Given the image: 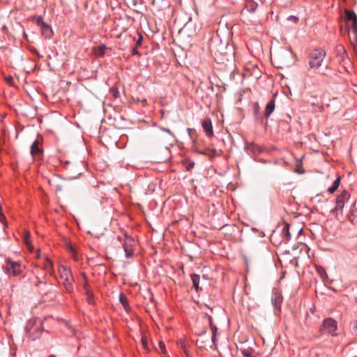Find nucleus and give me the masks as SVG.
<instances>
[{"mask_svg": "<svg viewBox=\"0 0 357 357\" xmlns=\"http://www.w3.org/2000/svg\"><path fill=\"white\" fill-rule=\"evenodd\" d=\"M326 56V52L321 48H317L312 51L307 56L310 69L314 71L318 70L321 66Z\"/></svg>", "mask_w": 357, "mask_h": 357, "instance_id": "f257e3e1", "label": "nucleus"}, {"mask_svg": "<svg viewBox=\"0 0 357 357\" xmlns=\"http://www.w3.org/2000/svg\"><path fill=\"white\" fill-rule=\"evenodd\" d=\"M58 271L61 279L63 280L62 283L66 289V291L68 293H72L74 290V278L73 276L71 270L66 268L65 266L60 264L58 267Z\"/></svg>", "mask_w": 357, "mask_h": 357, "instance_id": "f03ea898", "label": "nucleus"}, {"mask_svg": "<svg viewBox=\"0 0 357 357\" xmlns=\"http://www.w3.org/2000/svg\"><path fill=\"white\" fill-rule=\"evenodd\" d=\"M3 269L6 274L17 276L22 273L23 267L20 262L8 258L3 266Z\"/></svg>", "mask_w": 357, "mask_h": 357, "instance_id": "7ed1b4c3", "label": "nucleus"}, {"mask_svg": "<svg viewBox=\"0 0 357 357\" xmlns=\"http://www.w3.org/2000/svg\"><path fill=\"white\" fill-rule=\"evenodd\" d=\"M337 323L334 319L331 317L325 318L319 327V331L321 333L326 331L328 334L333 337L337 335Z\"/></svg>", "mask_w": 357, "mask_h": 357, "instance_id": "20e7f679", "label": "nucleus"}, {"mask_svg": "<svg viewBox=\"0 0 357 357\" xmlns=\"http://www.w3.org/2000/svg\"><path fill=\"white\" fill-rule=\"evenodd\" d=\"M344 20L348 29H351L356 36L357 33V15L350 9L344 10Z\"/></svg>", "mask_w": 357, "mask_h": 357, "instance_id": "39448f33", "label": "nucleus"}, {"mask_svg": "<svg viewBox=\"0 0 357 357\" xmlns=\"http://www.w3.org/2000/svg\"><path fill=\"white\" fill-rule=\"evenodd\" d=\"M26 332L29 338L35 340L40 337L43 330L41 324H37L33 321H29L26 326Z\"/></svg>", "mask_w": 357, "mask_h": 357, "instance_id": "423d86ee", "label": "nucleus"}, {"mask_svg": "<svg viewBox=\"0 0 357 357\" xmlns=\"http://www.w3.org/2000/svg\"><path fill=\"white\" fill-rule=\"evenodd\" d=\"M350 194L347 190H343L340 195L336 198L335 208L332 210V213L337 217L338 214H342L343 208L345 203L349 199Z\"/></svg>", "mask_w": 357, "mask_h": 357, "instance_id": "0eeeda50", "label": "nucleus"}, {"mask_svg": "<svg viewBox=\"0 0 357 357\" xmlns=\"http://www.w3.org/2000/svg\"><path fill=\"white\" fill-rule=\"evenodd\" d=\"M135 244V241L132 236L128 235L127 234H124L123 248L125 252L126 257L127 259H129L133 256Z\"/></svg>", "mask_w": 357, "mask_h": 357, "instance_id": "6e6552de", "label": "nucleus"}, {"mask_svg": "<svg viewBox=\"0 0 357 357\" xmlns=\"http://www.w3.org/2000/svg\"><path fill=\"white\" fill-rule=\"evenodd\" d=\"M252 112L255 120L260 124H264L267 126V120L264 122V116L260 114V106L257 102H255L252 105Z\"/></svg>", "mask_w": 357, "mask_h": 357, "instance_id": "1a4fd4ad", "label": "nucleus"}, {"mask_svg": "<svg viewBox=\"0 0 357 357\" xmlns=\"http://www.w3.org/2000/svg\"><path fill=\"white\" fill-rule=\"evenodd\" d=\"M202 126L208 137L213 136L212 122L209 117H206L202 121Z\"/></svg>", "mask_w": 357, "mask_h": 357, "instance_id": "9d476101", "label": "nucleus"}, {"mask_svg": "<svg viewBox=\"0 0 357 357\" xmlns=\"http://www.w3.org/2000/svg\"><path fill=\"white\" fill-rule=\"evenodd\" d=\"M335 53L336 56L340 57V63H344L347 59H348L347 52L342 45L339 44L335 47Z\"/></svg>", "mask_w": 357, "mask_h": 357, "instance_id": "9b49d317", "label": "nucleus"}, {"mask_svg": "<svg viewBox=\"0 0 357 357\" xmlns=\"http://www.w3.org/2000/svg\"><path fill=\"white\" fill-rule=\"evenodd\" d=\"M31 155L33 158H39L43 155V150L39 147L38 140H35L31 146Z\"/></svg>", "mask_w": 357, "mask_h": 357, "instance_id": "f8f14e48", "label": "nucleus"}, {"mask_svg": "<svg viewBox=\"0 0 357 357\" xmlns=\"http://www.w3.org/2000/svg\"><path fill=\"white\" fill-rule=\"evenodd\" d=\"M349 220L355 226H357V208L354 204L347 215Z\"/></svg>", "mask_w": 357, "mask_h": 357, "instance_id": "ddd939ff", "label": "nucleus"}, {"mask_svg": "<svg viewBox=\"0 0 357 357\" xmlns=\"http://www.w3.org/2000/svg\"><path fill=\"white\" fill-rule=\"evenodd\" d=\"M42 35L46 38H50L53 35V31L51 26L47 23H43L40 26Z\"/></svg>", "mask_w": 357, "mask_h": 357, "instance_id": "4468645a", "label": "nucleus"}, {"mask_svg": "<svg viewBox=\"0 0 357 357\" xmlns=\"http://www.w3.org/2000/svg\"><path fill=\"white\" fill-rule=\"evenodd\" d=\"M275 100H271L266 105L265 112L264 116L265 119H268L275 109Z\"/></svg>", "mask_w": 357, "mask_h": 357, "instance_id": "2eb2a0df", "label": "nucleus"}, {"mask_svg": "<svg viewBox=\"0 0 357 357\" xmlns=\"http://www.w3.org/2000/svg\"><path fill=\"white\" fill-rule=\"evenodd\" d=\"M258 7V3L254 0H246L245 2V8L249 13H255Z\"/></svg>", "mask_w": 357, "mask_h": 357, "instance_id": "dca6fc26", "label": "nucleus"}, {"mask_svg": "<svg viewBox=\"0 0 357 357\" xmlns=\"http://www.w3.org/2000/svg\"><path fill=\"white\" fill-rule=\"evenodd\" d=\"M107 49V47L106 45L101 44L99 46L94 47L93 52L96 56L100 57L105 55Z\"/></svg>", "mask_w": 357, "mask_h": 357, "instance_id": "f3484780", "label": "nucleus"}, {"mask_svg": "<svg viewBox=\"0 0 357 357\" xmlns=\"http://www.w3.org/2000/svg\"><path fill=\"white\" fill-rule=\"evenodd\" d=\"M193 287L197 291L202 290V288L199 286L200 276L198 274L193 273L190 275Z\"/></svg>", "mask_w": 357, "mask_h": 357, "instance_id": "a211bd4d", "label": "nucleus"}, {"mask_svg": "<svg viewBox=\"0 0 357 357\" xmlns=\"http://www.w3.org/2000/svg\"><path fill=\"white\" fill-rule=\"evenodd\" d=\"M181 163L187 171H190L195 167V162L190 158L183 159Z\"/></svg>", "mask_w": 357, "mask_h": 357, "instance_id": "6ab92c4d", "label": "nucleus"}, {"mask_svg": "<svg viewBox=\"0 0 357 357\" xmlns=\"http://www.w3.org/2000/svg\"><path fill=\"white\" fill-rule=\"evenodd\" d=\"M119 301H120V303L123 306V307L125 308V310L128 312L130 309V307H129L128 300L124 294H120Z\"/></svg>", "mask_w": 357, "mask_h": 357, "instance_id": "aec40b11", "label": "nucleus"}, {"mask_svg": "<svg viewBox=\"0 0 357 357\" xmlns=\"http://www.w3.org/2000/svg\"><path fill=\"white\" fill-rule=\"evenodd\" d=\"M24 241L27 246V248L32 252L33 248L30 241V233L28 231H26L24 235Z\"/></svg>", "mask_w": 357, "mask_h": 357, "instance_id": "412c9836", "label": "nucleus"}, {"mask_svg": "<svg viewBox=\"0 0 357 357\" xmlns=\"http://www.w3.org/2000/svg\"><path fill=\"white\" fill-rule=\"evenodd\" d=\"M53 262L49 259V258H46V261L44 264V268L48 272L50 273V275H53L54 274V271H53Z\"/></svg>", "mask_w": 357, "mask_h": 357, "instance_id": "4be33fe9", "label": "nucleus"}, {"mask_svg": "<svg viewBox=\"0 0 357 357\" xmlns=\"http://www.w3.org/2000/svg\"><path fill=\"white\" fill-rule=\"evenodd\" d=\"M206 316L208 318V323H209V324H210V326L211 327V330H212L211 340L215 344V335H216L217 328H216L215 326H212V324H213L212 317L211 316H209V315H207V314H206Z\"/></svg>", "mask_w": 357, "mask_h": 357, "instance_id": "5701e85b", "label": "nucleus"}, {"mask_svg": "<svg viewBox=\"0 0 357 357\" xmlns=\"http://www.w3.org/2000/svg\"><path fill=\"white\" fill-rule=\"evenodd\" d=\"M187 132L188 133L189 137L192 139V143L193 146H195V144L197 143V140H196V137H196L195 130L193 128H188Z\"/></svg>", "mask_w": 357, "mask_h": 357, "instance_id": "b1692460", "label": "nucleus"}, {"mask_svg": "<svg viewBox=\"0 0 357 357\" xmlns=\"http://www.w3.org/2000/svg\"><path fill=\"white\" fill-rule=\"evenodd\" d=\"M85 294H86V301H87L88 303L91 304V305H93L95 303V301H94L93 293L91 291V289L87 290L86 291H85Z\"/></svg>", "mask_w": 357, "mask_h": 357, "instance_id": "393cba45", "label": "nucleus"}, {"mask_svg": "<svg viewBox=\"0 0 357 357\" xmlns=\"http://www.w3.org/2000/svg\"><path fill=\"white\" fill-rule=\"evenodd\" d=\"M80 275H81V277L82 278V280H83V282H82V287H83V289H84L85 291H86L87 290H90L91 289L89 288V283H88V280H87V278H86V273H84V272H82L80 273Z\"/></svg>", "mask_w": 357, "mask_h": 357, "instance_id": "a878e982", "label": "nucleus"}, {"mask_svg": "<svg viewBox=\"0 0 357 357\" xmlns=\"http://www.w3.org/2000/svg\"><path fill=\"white\" fill-rule=\"evenodd\" d=\"M247 149L253 153L260 152L259 146L255 143H250L247 145Z\"/></svg>", "mask_w": 357, "mask_h": 357, "instance_id": "bb28decb", "label": "nucleus"}, {"mask_svg": "<svg viewBox=\"0 0 357 357\" xmlns=\"http://www.w3.org/2000/svg\"><path fill=\"white\" fill-rule=\"evenodd\" d=\"M282 233L285 236L286 240L289 241L290 239L289 225V224H285V225L283 227Z\"/></svg>", "mask_w": 357, "mask_h": 357, "instance_id": "cd10ccee", "label": "nucleus"}, {"mask_svg": "<svg viewBox=\"0 0 357 357\" xmlns=\"http://www.w3.org/2000/svg\"><path fill=\"white\" fill-rule=\"evenodd\" d=\"M33 20H35L36 24L39 26H42L43 23H45V22L43 21V17L40 15L34 16Z\"/></svg>", "mask_w": 357, "mask_h": 357, "instance_id": "c85d7f7f", "label": "nucleus"}, {"mask_svg": "<svg viewBox=\"0 0 357 357\" xmlns=\"http://www.w3.org/2000/svg\"><path fill=\"white\" fill-rule=\"evenodd\" d=\"M0 222L3 224V230L6 231V229L8 228V223L6 221V218L3 213L0 214Z\"/></svg>", "mask_w": 357, "mask_h": 357, "instance_id": "c756f323", "label": "nucleus"}, {"mask_svg": "<svg viewBox=\"0 0 357 357\" xmlns=\"http://www.w3.org/2000/svg\"><path fill=\"white\" fill-rule=\"evenodd\" d=\"M241 354H243V357H253L252 351L249 349H243L241 351Z\"/></svg>", "mask_w": 357, "mask_h": 357, "instance_id": "7c9ffc66", "label": "nucleus"}, {"mask_svg": "<svg viewBox=\"0 0 357 357\" xmlns=\"http://www.w3.org/2000/svg\"><path fill=\"white\" fill-rule=\"evenodd\" d=\"M133 100L137 102H141L143 107H146L147 105V100L146 98L139 99L137 98L136 99L134 98Z\"/></svg>", "mask_w": 357, "mask_h": 357, "instance_id": "2f4dec72", "label": "nucleus"}, {"mask_svg": "<svg viewBox=\"0 0 357 357\" xmlns=\"http://www.w3.org/2000/svg\"><path fill=\"white\" fill-rule=\"evenodd\" d=\"M352 333L357 337V320L352 323Z\"/></svg>", "mask_w": 357, "mask_h": 357, "instance_id": "473e14b6", "label": "nucleus"}, {"mask_svg": "<svg viewBox=\"0 0 357 357\" xmlns=\"http://www.w3.org/2000/svg\"><path fill=\"white\" fill-rule=\"evenodd\" d=\"M111 92L113 95V96L115 98H117L119 97V91L118 90L117 88H112L111 89Z\"/></svg>", "mask_w": 357, "mask_h": 357, "instance_id": "72a5a7b5", "label": "nucleus"}, {"mask_svg": "<svg viewBox=\"0 0 357 357\" xmlns=\"http://www.w3.org/2000/svg\"><path fill=\"white\" fill-rule=\"evenodd\" d=\"M138 39L136 42V47H140L142 45V40H143V36L141 33H138Z\"/></svg>", "mask_w": 357, "mask_h": 357, "instance_id": "f704fd0d", "label": "nucleus"}, {"mask_svg": "<svg viewBox=\"0 0 357 357\" xmlns=\"http://www.w3.org/2000/svg\"><path fill=\"white\" fill-rule=\"evenodd\" d=\"M66 249L70 254L76 250L73 245L70 243L67 244Z\"/></svg>", "mask_w": 357, "mask_h": 357, "instance_id": "c9c22d12", "label": "nucleus"}, {"mask_svg": "<svg viewBox=\"0 0 357 357\" xmlns=\"http://www.w3.org/2000/svg\"><path fill=\"white\" fill-rule=\"evenodd\" d=\"M288 20H292L294 23H297L298 21V17L294 15H290L287 17Z\"/></svg>", "mask_w": 357, "mask_h": 357, "instance_id": "e433bc0d", "label": "nucleus"}, {"mask_svg": "<svg viewBox=\"0 0 357 357\" xmlns=\"http://www.w3.org/2000/svg\"><path fill=\"white\" fill-rule=\"evenodd\" d=\"M337 189V187L335 186L334 185H332L331 187L328 188V192L331 194L334 193Z\"/></svg>", "mask_w": 357, "mask_h": 357, "instance_id": "4c0bfd02", "label": "nucleus"}, {"mask_svg": "<svg viewBox=\"0 0 357 357\" xmlns=\"http://www.w3.org/2000/svg\"><path fill=\"white\" fill-rule=\"evenodd\" d=\"M71 256L75 261H79V258L76 250L71 253Z\"/></svg>", "mask_w": 357, "mask_h": 357, "instance_id": "58836bf2", "label": "nucleus"}, {"mask_svg": "<svg viewBox=\"0 0 357 357\" xmlns=\"http://www.w3.org/2000/svg\"><path fill=\"white\" fill-rule=\"evenodd\" d=\"M340 183V177H337L334 181L333 185H334L336 187H339Z\"/></svg>", "mask_w": 357, "mask_h": 357, "instance_id": "ea45409f", "label": "nucleus"}, {"mask_svg": "<svg viewBox=\"0 0 357 357\" xmlns=\"http://www.w3.org/2000/svg\"><path fill=\"white\" fill-rule=\"evenodd\" d=\"M6 82L9 84H13V78L11 76L5 78Z\"/></svg>", "mask_w": 357, "mask_h": 357, "instance_id": "a19ab883", "label": "nucleus"}, {"mask_svg": "<svg viewBox=\"0 0 357 357\" xmlns=\"http://www.w3.org/2000/svg\"><path fill=\"white\" fill-rule=\"evenodd\" d=\"M203 343H204V342L201 340H197L196 342L197 345H198V347H204Z\"/></svg>", "mask_w": 357, "mask_h": 357, "instance_id": "79ce46f5", "label": "nucleus"}, {"mask_svg": "<svg viewBox=\"0 0 357 357\" xmlns=\"http://www.w3.org/2000/svg\"><path fill=\"white\" fill-rule=\"evenodd\" d=\"M137 48H138V47H136V46H135V47L132 49V54L133 55H135V54H139V52L137 51Z\"/></svg>", "mask_w": 357, "mask_h": 357, "instance_id": "37998d69", "label": "nucleus"}, {"mask_svg": "<svg viewBox=\"0 0 357 357\" xmlns=\"http://www.w3.org/2000/svg\"><path fill=\"white\" fill-rule=\"evenodd\" d=\"M317 110L319 112H324V106L323 105H318L317 106Z\"/></svg>", "mask_w": 357, "mask_h": 357, "instance_id": "c03bdc74", "label": "nucleus"}, {"mask_svg": "<svg viewBox=\"0 0 357 357\" xmlns=\"http://www.w3.org/2000/svg\"><path fill=\"white\" fill-rule=\"evenodd\" d=\"M142 342L144 348L147 347V342L144 338L142 339Z\"/></svg>", "mask_w": 357, "mask_h": 357, "instance_id": "a18cd8bd", "label": "nucleus"}, {"mask_svg": "<svg viewBox=\"0 0 357 357\" xmlns=\"http://www.w3.org/2000/svg\"><path fill=\"white\" fill-rule=\"evenodd\" d=\"M62 190V188L61 185H57L56 188V190L58 191V190Z\"/></svg>", "mask_w": 357, "mask_h": 357, "instance_id": "49530a36", "label": "nucleus"}, {"mask_svg": "<svg viewBox=\"0 0 357 357\" xmlns=\"http://www.w3.org/2000/svg\"><path fill=\"white\" fill-rule=\"evenodd\" d=\"M319 272L320 273V275H322V273H324V275H326V273L325 271H324V269H322V268H321V271L320 272V271H319Z\"/></svg>", "mask_w": 357, "mask_h": 357, "instance_id": "de8ad7c7", "label": "nucleus"}, {"mask_svg": "<svg viewBox=\"0 0 357 357\" xmlns=\"http://www.w3.org/2000/svg\"><path fill=\"white\" fill-rule=\"evenodd\" d=\"M319 272L320 273V275H322V273H324V275H326V273L325 271H324V269H322V268H321V271L320 272V271H319Z\"/></svg>", "mask_w": 357, "mask_h": 357, "instance_id": "09e8293b", "label": "nucleus"}, {"mask_svg": "<svg viewBox=\"0 0 357 357\" xmlns=\"http://www.w3.org/2000/svg\"><path fill=\"white\" fill-rule=\"evenodd\" d=\"M319 272L320 273V275H322V273H324V275H326V273L325 271H324V269H322V268H321V271L320 272V271H319Z\"/></svg>", "mask_w": 357, "mask_h": 357, "instance_id": "8fccbe9b", "label": "nucleus"}, {"mask_svg": "<svg viewBox=\"0 0 357 357\" xmlns=\"http://www.w3.org/2000/svg\"><path fill=\"white\" fill-rule=\"evenodd\" d=\"M164 151H165V153H167V154H169V149H168L167 148H165Z\"/></svg>", "mask_w": 357, "mask_h": 357, "instance_id": "3c124183", "label": "nucleus"}, {"mask_svg": "<svg viewBox=\"0 0 357 357\" xmlns=\"http://www.w3.org/2000/svg\"><path fill=\"white\" fill-rule=\"evenodd\" d=\"M168 158H169V157L167 156L166 158H165V159L162 160V162H165V161H167V160H168Z\"/></svg>", "mask_w": 357, "mask_h": 357, "instance_id": "603ef678", "label": "nucleus"}, {"mask_svg": "<svg viewBox=\"0 0 357 357\" xmlns=\"http://www.w3.org/2000/svg\"><path fill=\"white\" fill-rule=\"evenodd\" d=\"M118 240L121 241H122V238L121 236H118Z\"/></svg>", "mask_w": 357, "mask_h": 357, "instance_id": "864d4df0", "label": "nucleus"}, {"mask_svg": "<svg viewBox=\"0 0 357 357\" xmlns=\"http://www.w3.org/2000/svg\"><path fill=\"white\" fill-rule=\"evenodd\" d=\"M165 131H166V132H169V133H170V132H170V130H169V129H165Z\"/></svg>", "mask_w": 357, "mask_h": 357, "instance_id": "5fc2aeb1", "label": "nucleus"}, {"mask_svg": "<svg viewBox=\"0 0 357 357\" xmlns=\"http://www.w3.org/2000/svg\"><path fill=\"white\" fill-rule=\"evenodd\" d=\"M160 347H162H162H164L165 345H164V344H162V343H161V342H160Z\"/></svg>", "mask_w": 357, "mask_h": 357, "instance_id": "6e6d98bb", "label": "nucleus"}, {"mask_svg": "<svg viewBox=\"0 0 357 357\" xmlns=\"http://www.w3.org/2000/svg\"><path fill=\"white\" fill-rule=\"evenodd\" d=\"M39 283H42V282H38V283L36 284V286H38Z\"/></svg>", "mask_w": 357, "mask_h": 357, "instance_id": "4d7b16f0", "label": "nucleus"}, {"mask_svg": "<svg viewBox=\"0 0 357 357\" xmlns=\"http://www.w3.org/2000/svg\"><path fill=\"white\" fill-rule=\"evenodd\" d=\"M354 50H355L356 52H357V46L354 47Z\"/></svg>", "mask_w": 357, "mask_h": 357, "instance_id": "13d9d810", "label": "nucleus"}, {"mask_svg": "<svg viewBox=\"0 0 357 357\" xmlns=\"http://www.w3.org/2000/svg\"><path fill=\"white\" fill-rule=\"evenodd\" d=\"M198 153V151H197ZM199 153H202L203 154L204 153H202V151H199Z\"/></svg>", "mask_w": 357, "mask_h": 357, "instance_id": "bf43d9fd", "label": "nucleus"}]
</instances>
